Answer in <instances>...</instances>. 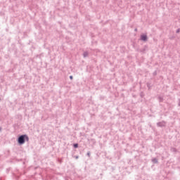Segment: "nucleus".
Segmentation results:
<instances>
[{
    "mask_svg": "<svg viewBox=\"0 0 180 180\" xmlns=\"http://www.w3.org/2000/svg\"><path fill=\"white\" fill-rule=\"evenodd\" d=\"M18 144L23 146L26 141H29V136L27 134L20 135L17 139Z\"/></svg>",
    "mask_w": 180,
    "mask_h": 180,
    "instance_id": "f257e3e1",
    "label": "nucleus"
},
{
    "mask_svg": "<svg viewBox=\"0 0 180 180\" xmlns=\"http://www.w3.org/2000/svg\"><path fill=\"white\" fill-rule=\"evenodd\" d=\"M167 122L165 121L159 122L157 123L158 127H165Z\"/></svg>",
    "mask_w": 180,
    "mask_h": 180,
    "instance_id": "f03ea898",
    "label": "nucleus"
},
{
    "mask_svg": "<svg viewBox=\"0 0 180 180\" xmlns=\"http://www.w3.org/2000/svg\"><path fill=\"white\" fill-rule=\"evenodd\" d=\"M141 40L142 41H147L148 40V37H147V34H141L140 37Z\"/></svg>",
    "mask_w": 180,
    "mask_h": 180,
    "instance_id": "7ed1b4c3",
    "label": "nucleus"
},
{
    "mask_svg": "<svg viewBox=\"0 0 180 180\" xmlns=\"http://www.w3.org/2000/svg\"><path fill=\"white\" fill-rule=\"evenodd\" d=\"M151 161L153 164H158V159L157 158H153Z\"/></svg>",
    "mask_w": 180,
    "mask_h": 180,
    "instance_id": "20e7f679",
    "label": "nucleus"
},
{
    "mask_svg": "<svg viewBox=\"0 0 180 180\" xmlns=\"http://www.w3.org/2000/svg\"><path fill=\"white\" fill-rule=\"evenodd\" d=\"M88 55H89L88 51H84V52L83 53V57H84V58H86V57H88Z\"/></svg>",
    "mask_w": 180,
    "mask_h": 180,
    "instance_id": "39448f33",
    "label": "nucleus"
},
{
    "mask_svg": "<svg viewBox=\"0 0 180 180\" xmlns=\"http://www.w3.org/2000/svg\"><path fill=\"white\" fill-rule=\"evenodd\" d=\"M170 151H172V153H176V148H170Z\"/></svg>",
    "mask_w": 180,
    "mask_h": 180,
    "instance_id": "423d86ee",
    "label": "nucleus"
},
{
    "mask_svg": "<svg viewBox=\"0 0 180 180\" xmlns=\"http://www.w3.org/2000/svg\"><path fill=\"white\" fill-rule=\"evenodd\" d=\"M146 85L148 88V90L150 91V89H151V83L148 82V83H146Z\"/></svg>",
    "mask_w": 180,
    "mask_h": 180,
    "instance_id": "0eeeda50",
    "label": "nucleus"
},
{
    "mask_svg": "<svg viewBox=\"0 0 180 180\" xmlns=\"http://www.w3.org/2000/svg\"><path fill=\"white\" fill-rule=\"evenodd\" d=\"M158 100H159V102H164V98H162V96H159Z\"/></svg>",
    "mask_w": 180,
    "mask_h": 180,
    "instance_id": "6e6552de",
    "label": "nucleus"
},
{
    "mask_svg": "<svg viewBox=\"0 0 180 180\" xmlns=\"http://www.w3.org/2000/svg\"><path fill=\"white\" fill-rule=\"evenodd\" d=\"M90 141H91V143H92L93 144H96V141L95 139H90Z\"/></svg>",
    "mask_w": 180,
    "mask_h": 180,
    "instance_id": "1a4fd4ad",
    "label": "nucleus"
},
{
    "mask_svg": "<svg viewBox=\"0 0 180 180\" xmlns=\"http://www.w3.org/2000/svg\"><path fill=\"white\" fill-rule=\"evenodd\" d=\"M140 96H141V98H144V92L141 91L140 93Z\"/></svg>",
    "mask_w": 180,
    "mask_h": 180,
    "instance_id": "9d476101",
    "label": "nucleus"
},
{
    "mask_svg": "<svg viewBox=\"0 0 180 180\" xmlns=\"http://www.w3.org/2000/svg\"><path fill=\"white\" fill-rule=\"evenodd\" d=\"M145 51H146V48L140 49L141 53H145Z\"/></svg>",
    "mask_w": 180,
    "mask_h": 180,
    "instance_id": "9b49d317",
    "label": "nucleus"
},
{
    "mask_svg": "<svg viewBox=\"0 0 180 180\" xmlns=\"http://www.w3.org/2000/svg\"><path fill=\"white\" fill-rule=\"evenodd\" d=\"M73 147L74 148H78V143H74Z\"/></svg>",
    "mask_w": 180,
    "mask_h": 180,
    "instance_id": "f8f14e48",
    "label": "nucleus"
},
{
    "mask_svg": "<svg viewBox=\"0 0 180 180\" xmlns=\"http://www.w3.org/2000/svg\"><path fill=\"white\" fill-rule=\"evenodd\" d=\"M86 155L89 157V158L91 157V151H88L86 153Z\"/></svg>",
    "mask_w": 180,
    "mask_h": 180,
    "instance_id": "ddd939ff",
    "label": "nucleus"
},
{
    "mask_svg": "<svg viewBox=\"0 0 180 180\" xmlns=\"http://www.w3.org/2000/svg\"><path fill=\"white\" fill-rule=\"evenodd\" d=\"M58 161L59 163H60V164L63 163V160H62V159L58 158Z\"/></svg>",
    "mask_w": 180,
    "mask_h": 180,
    "instance_id": "4468645a",
    "label": "nucleus"
},
{
    "mask_svg": "<svg viewBox=\"0 0 180 180\" xmlns=\"http://www.w3.org/2000/svg\"><path fill=\"white\" fill-rule=\"evenodd\" d=\"M153 75L154 77H155L157 75V70H155L153 73Z\"/></svg>",
    "mask_w": 180,
    "mask_h": 180,
    "instance_id": "2eb2a0df",
    "label": "nucleus"
},
{
    "mask_svg": "<svg viewBox=\"0 0 180 180\" xmlns=\"http://www.w3.org/2000/svg\"><path fill=\"white\" fill-rule=\"evenodd\" d=\"M69 78H70V79H71V80L74 79V77H72V75H70V76L69 77Z\"/></svg>",
    "mask_w": 180,
    "mask_h": 180,
    "instance_id": "dca6fc26",
    "label": "nucleus"
},
{
    "mask_svg": "<svg viewBox=\"0 0 180 180\" xmlns=\"http://www.w3.org/2000/svg\"><path fill=\"white\" fill-rule=\"evenodd\" d=\"M180 32V28L177 29L176 31V33H179Z\"/></svg>",
    "mask_w": 180,
    "mask_h": 180,
    "instance_id": "f3484780",
    "label": "nucleus"
},
{
    "mask_svg": "<svg viewBox=\"0 0 180 180\" xmlns=\"http://www.w3.org/2000/svg\"><path fill=\"white\" fill-rule=\"evenodd\" d=\"M75 158L76 160H78V158H79V156H75Z\"/></svg>",
    "mask_w": 180,
    "mask_h": 180,
    "instance_id": "a211bd4d",
    "label": "nucleus"
},
{
    "mask_svg": "<svg viewBox=\"0 0 180 180\" xmlns=\"http://www.w3.org/2000/svg\"><path fill=\"white\" fill-rule=\"evenodd\" d=\"M178 106H180V99H179Z\"/></svg>",
    "mask_w": 180,
    "mask_h": 180,
    "instance_id": "6ab92c4d",
    "label": "nucleus"
},
{
    "mask_svg": "<svg viewBox=\"0 0 180 180\" xmlns=\"http://www.w3.org/2000/svg\"><path fill=\"white\" fill-rule=\"evenodd\" d=\"M134 32H137V28H135V29H134Z\"/></svg>",
    "mask_w": 180,
    "mask_h": 180,
    "instance_id": "aec40b11",
    "label": "nucleus"
},
{
    "mask_svg": "<svg viewBox=\"0 0 180 180\" xmlns=\"http://www.w3.org/2000/svg\"><path fill=\"white\" fill-rule=\"evenodd\" d=\"M1 130H2V127H0V131H1Z\"/></svg>",
    "mask_w": 180,
    "mask_h": 180,
    "instance_id": "412c9836",
    "label": "nucleus"
},
{
    "mask_svg": "<svg viewBox=\"0 0 180 180\" xmlns=\"http://www.w3.org/2000/svg\"><path fill=\"white\" fill-rule=\"evenodd\" d=\"M134 98H136V96H134Z\"/></svg>",
    "mask_w": 180,
    "mask_h": 180,
    "instance_id": "4be33fe9",
    "label": "nucleus"
}]
</instances>
